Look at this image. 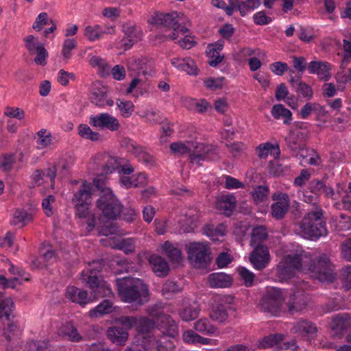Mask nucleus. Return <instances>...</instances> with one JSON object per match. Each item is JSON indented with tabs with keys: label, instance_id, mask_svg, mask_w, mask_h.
<instances>
[{
	"label": "nucleus",
	"instance_id": "f257e3e1",
	"mask_svg": "<svg viewBox=\"0 0 351 351\" xmlns=\"http://www.w3.org/2000/svg\"><path fill=\"white\" fill-rule=\"evenodd\" d=\"M295 271L307 274L320 282L329 283L335 278L334 266L325 254L313 260L303 250L289 254L277 265L276 275L283 281L291 278Z\"/></svg>",
	"mask_w": 351,
	"mask_h": 351
},
{
	"label": "nucleus",
	"instance_id": "f03ea898",
	"mask_svg": "<svg viewBox=\"0 0 351 351\" xmlns=\"http://www.w3.org/2000/svg\"><path fill=\"white\" fill-rule=\"evenodd\" d=\"M118 294L125 302H136L139 304L148 301L149 289L138 278H123L117 280Z\"/></svg>",
	"mask_w": 351,
	"mask_h": 351
},
{
	"label": "nucleus",
	"instance_id": "7ed1b4c3",
	"mask_svg": "<svg viewBox=\"0 0 351 351\" xmlns=\"http://www.w3.org/2000/svg\"><path fill=\"white\" fill-rule=\"evenodd\" d=\"M93 182L97 189L101 191L100 197L97 202V208L106 219H117L121 212L122 205L112 190L105 186L104 180L101 176L97 177Z\"/></svg>",
	"mask_w": 351,
	"mask_h": 351
},
{
	"label": "nucleus",
	"instance_id": "20e7f679",
	"mask_svg": "<svg viewBox=\"0 0 351 351\" xmlns=\"http://www.w3.org/2000/svg\"><path fill=\"white\" fill-rule=\"evenodd\" d=\"M154 23L161 27L173 29L171 34L165 36L166 40H177L180 34L184 35L189 32L191 22L182 12L158 13L153 18Z\"/></svg>",
	"mask_w": 351,
	"mask_h": 351
},
{
	"label": "nucleus",
	"instance_id": "39448f33",
	"mask_svg": "<svg viewBox=\"0 0 351 351\" xmlns=\"http://www.w3.org/2000/svg\"><path fill=\"white\" fill-rule=\"evenodd\" d=\"M102 268L101 261H93L88 263L81 274L82 282L92 290L95 298H103L111 293V289L99 275Z\"/></svg>",
	"mask_w": 351,
	"mask_h": 351
},
{
	"label": "nucleus",
	"instance_id": "423d86ee",
	"mask_svg": "<svg viewBox=\"0 0 351 351\" xmlns=\"http://www.w3.org/2000/svg\"><path fill=\"white\" fill-rule=\"evenodd\" d=\"M323 215V210L320 206L313 207L304 215L300 227L306 238L313 240L327 234L326 221Z\"/></svg>",
	"mask_w": 351,
	"mask_h": 351
},
{
	"label": "nucleus",
	"instance_id": "0eeeda50",
	"mask_svg": "<svg viewBox=\"0 0 351 351\" xmlns=\"http://www.w3.org/2000/svg\"><path fill=\"white\" fill-rule=\"evenodd\" d=\"M285 300V296L281 289L269 287L261 301V310L272 315L278 316L286 312Z\"/></svg>",
	"mask_w": 351,
	"mask_h": 351
},
{
	"label": "nucleus",
	"instance_id": "6e6552de",
	"mask_svg": "<svg viewBox=\"0 0 351 351\" xmlns=\"http://www.w3.org/2000/svg\"><path fill=\"white\" fill-rule=\"evenodd\" d=\"M188 259L195 268H206L210 263V250L203 242H193L186 245Z\"/></svg>",
	"mask_w": 351,
	"mask_h": 351
},
{
	"label": "nucleus",
	"instance_id": "1a4fd4ad",
	"mask_svg": "<svg viewBox=\"0 0 351 351\" xmlns=\"http://www.w3.org/2000/svg\"><path fill=\"white\" fill-rule=\"evenodd\" d=\"M123 38L118 43V48L127 51L140 41L143 36L142 29L133 22H127L123 25Z\"/></svg>",
	"mask_w": 351,
	"mask_h": 351
},
{
	"label": "nucleus",
	"instance_id": "9d476101",
	"mask_svg": "<svg viewBox=\"0 0 351 351\" xmlns=\"http://www.w3.org/2000/svg\"><path fill=\"white\" fill-rule=\"evenodd\" d=\"M331 335L341 339L344 334L351 329V316L348 314H339L334 316L330 324Z\"/></svg>",
	"mask_w": 351,
	"mask_h": 351
},
{
	"label": "nucleus",
	"instance_id": "9b49d317",
	"mask_svg": "<svg viewBox=\"0 0 351 351\" xmlns=\"http://www.w3.org/2000/svg\"><path fill=\"white\" fill-rule=\"evenodd\" d=\"M89 123L95 128L107 129L111 132L118 131L121 127L119 120L106 112L91 115Z\"/></svg>",
	"mask_w": 351,
	"mask_h": 351
},
{
	"label": "nucleus",
	"instance_id": "f8f14e48",
	"mask_svg": "<svg viewBox=\"0 0 351 351\" xmlns=\"http://www.w3.org/2000/svg\"><path fill=\"white\" fill-rule=\"evenodd\" d=\"M272 200L274 201L271 206L272 217L276 219H282L289 208V195L282 192H276L273 194Z\"/></svg>",
	"mask_w": 351,
	"mask_h": 351
},
{
	"label": "nucleus",
	"instance_id": "ddd939ff",
	"mask_svg": "<svg viewBox=\"0 0 351 351\" xmlns=\"http://www.w3.org/2000/svg\"><path fill=\"white\" fill-rule=\"evenodd\" d=\"M284 336L280 334L271 335L265 337L258 344V347L262 349L277 346L281 350L291 349L293 351L298 348L295 341L283 342Z\"/></svg>",
	"mask_w": 351,
	"mask_h": 351
},
{
	"label": "nucleus",
	"instance_id": "4468645a",
	"mask_svg": "<svg viewBox=\"0 0 351 351\" xmlns=\"http://www.w3.org/2000/svg\"><path fill=\"white\" fill-rule=\"evenodd\" d=\"M108 87L100 82L93 83L90 96L92 103L99 107L112 106L114 101L108 99Z\"/></svg>",
	"mask_w": 351,
	"mask_h": 351
},
{
	"label": "nucleus",
	"instance_id": "2eb2a0df",
	"mask_svg": "<svg viewBox=\"0 0 351 351\" xmlns=\"http://www.w3.org/2000/svg\"><path fill=\"white\" fill-rule=\"evenodd\" d=\"M250 256V261L254 268L261 271L265 269L270 261V254L267 246L254 247Z\"/></svg>",
	"mask_w": 351,
	"mask_h": 351
},
{
	"label": "nucleus",
	"instance_id": "dca6fc26",
	"mask_svg": "<svg viewBox=\"0 0 351 351\" xmlns=\"http://www.w3.org/2000/svg\"><path fill=\"white\" fill-rule=\"evenodd\" d=\"M332 66L326 61L314 60L308 63L307 70L310 74H316L320 81L327 82L331 78Z\"/></svg>",
	"mask_w": 351,
	"mask_h": 351
},
{
	"label": "nucleus",
	"instance_id": "f3484780",
	"mask_svg": "<svg viewBox=\"0 0 351 351\" xmlns=\"http://www.w3.org/2000/svg\"><path fill=\"white\" fill-rule=\"evenodd\" d=\"M308 302V296L303 292L295 291L289 296L286 303V311L290 314L299 313L304 310Z\"/></svg>",
	"mask_w": 351,
	"mask_h": 351
},
{
	"label": "nucleus",
	"instance_id": "a211bd4d",
	"mask_svg": "<svg viewBox=\"0 0 351 351\" xmlns=\"http://www.w3.org/2000/svg\"><path fill=\"white\" fill-rule=\"evenodd\" d=\"M121 145L123 147H125L128 152L138 158L139 161L149 162L152 160V156L145 152L143 147L138 145L134 141L129 138H123L121 141Z\"/></svg>",
	"mask_w": 351,
	"mask_h": 351
},
{
	"label": "nucleus",
	"instance_id": "6ab92c4d",
	"mask_svg": "<svg viewBox=\"0 0 351 351\" xmlns=\"http://www.w3.org/2000/svg\"><path fill=\"white\" fill-rule=\"evenodd\" d=\"M292 330L298 336L309 340L316 337L317 328L311 322L301 319L294 324Z\"/></svg>",
	"mask_w": 351,
	"mask_h": 351
},
{
	"label": "nucleus",
	"instance_id": "aec40b11",
	"mask_svg": "<svg viewBox=\"0 0 351 351\" xmlns=\"http://www.w3.org/2000/svg\"><path fill=\"white\" fill-rule=\"evenodd\" d=\"M224 46V41L219 40L215 43L209 44L206 49V56L208 58V64L216 66L223 60L224 56L221 51Z\"/></svg>",
	"mask_w": 351,
	"mask_h": 351
},
{
	"label": "nucleus",
	"instance_id": "412c9836",
	"mask_svg": "<svg viewBox=\"0 0 351 351\" xmlns=\"http://www.w3.org/2000/svg\"><path fill=\"white\" fill-rule=\"evenodd\" d=\"M199 215L195 210L190 209L184 216L178 221L179 230L182 233L191 232L194 230L197 226V221Z\"/></svg>",
	"mask_w": 351,
	"mask_h": 351
},
{
	"label": "nucleus",
	"instance_id": "4be33fe9",
	"mask_svg": "<svg viewBox=\"0 0 351 351\" xmlns=\"http://www.w3.org/2000/svg\"><path fill=\"white\" fill-rule=\"evenodd\" d=\"M193 329L204 335L218 337L220 334L219 328L207 317H202L195 322Z\"/></svg>",
	"mask_w": 351,
	"mask_h": 351
},
{
	"label": "nucleus",
	"instance_id": "5701e85b",
	"mask_svg": "<svg viewBox=\"0 0 351 351\" xmlns=\"http://www.w3.org/2000/svg\"><path fill=\"white\" fill-rule=\"evenodd\" d=\"M92 186L85 180L82 181L79 189L73 192L72 204L91 203Z\"/></svg>",
	"mask_w": 351,
	"mask_h": 351
},
{
	"label": "nucleus",
	"instance_id": "b1692460",
	"mask_svg": "<svg viewBox=\"0 0 351 351\" xmlns=\"http://www.w3.org/2000/svg\"><path fill=\"white\" fill-rule=\"evenodd\" d=\"M91 203L73 204L75 210V215L81 219H85L89 228L92 230L95 226V217L90 210Z\"/></svg>",
	"mask_w": 351,
	"mask_h": 351
},
{
	"label": "nucleus",
	"instance_id": "393cba45",
	"mask_svg": "<svg viewBox=\"0 0 351 351\" xmlns=\"http://www.w3.org/2000/svg\"><path fill=\"white\" fill-rule=\"evenodd\" d=\"M162 252L165 254L169 261L176 265H180L183 261L182 251L176 245L165 241L161 246Z\"/></svg>",
	"mask_w": 351,
	"mask_h": 351
},
{
	"label": "nucleus",
	"instance_id": "a878e982",
	"mask_svg": "<svg viewBox=\"0 0 351 351\" xmlns=\"http://www.w3.org/2000/svg\"><path fill=\"white\" fill-rule=\"evenodd\" d=\"M108 339L114 344L124 346L128 339V332L119 326H113L107 330Z\"/></svg>",
	"mask_w": 351,
	"mask_h": 351
},
{
	"label": "nucleus",
	"instance_id": "bb28decb",
	"mask_svg": "<svg viewBox=\"0 0 351 351\" xmlns=\"http://www.w3.org/2000/svg\"><path fill=\"white\" fill-rule=\"evenodd\" d=\"M66 297L73 302L77 303L81 306H84L92 302L86 291L81 290L74 286L67 287Z\"/></svg>",
	"mask_w": 351,
	"mask_h": 351
},
{
	"label": "nucleus",
	"instance_id": "cd10ccee",
	"mask_svg": "<svg viewBox=\"0 0 351 351\" xmlns=\"http://www.w3.org/2000/svg\"><path fill=\"white\" fill-rule=\"evenodd\" d=\"M162 319L158 324L162 332L166 335L175 337L178 335V326L173 319L169 315H162Z\"/></svg>",
	"mask_w": 351,
	"mask_h": 351
},
{
	"label": "nucleus",
	"instance_id": "c85d7f7f",
	"mask_svg": "<svg viewBox=\"0 0 351 351\" xmlns=\"http://www.w3.org/2000/svg\"><path fill=\"white\" fill-rule=\"evenodd\" d=\"M200 311L201 309L199 306L193 302L184 304L178 310V315L182 321L189 322L197 318Z\"/></svg>",
	"mask_w": 351,
	"mask_h": 351
},
{
	"label": "nucleus",
	"instance_id": "c756f323",
	"mask_svg": "<svg viewBox=\"0 0 351 351\" xmlns=\"http://www.w3.org/2000/svg\"><path fill=\"white\" fill-rule=\"evenodd\" d=\"M149 261L153 271L158 276L164 277L168 274L169 265L163 258L156 254H152L150 256Z\"/></svg>",
	"mask_w": 351,
	"mask_h": 351
},
{
	"label": "nucleus",
	"instance_id": "7c9ffc66",
	"mask_svg": "<svg viewBox=\"0 0 351 351\" xmlns=\"http://www.w3.org/2000/svg\"><path fill=\"white\" fill-rule=\"evenodd\" d=\"M171 64L177 69L186 71L189 75H196L197 74V66L191 58H173L171 60Z\"/></svg>",
	"mask_w": 351,
	"mask_h": 351
},
{
	"label": "nucleus",
	"instance_id": "2f4dec72",
	"mask_svg": "<svg viewBox=\"0 0 351 351\" xmlns=\"http://www.w3.org/2000/svg\"><path fill=\"white\" fill-rule=\"evenodd\" d=\"M33 220V215L24 209L16 208L12 213L10 224L18 228H23Z\"/></svg>",
	"mask_w": 351,
	"mask_h": 351
},
{
	"label": "nucleus",
	"instance_id": "473e14b6",
	"mask_svg": "<svg viewBox=\"0 0 351 351\" xmlns=\"http://www.w3.org/2000/svg\"><path fill=\"white\" fill-rule=\"evenodd\" d=\"M215 206L217 210L229 216L235 208L236 199L232 195H222L217 199Z\"/></svg>",
	"mask_w": 351,
	"mask_h": 351
},
{
	"label": "nucleus",
	"instance_id": "72a5a7b5",
	"mask_svg": "<svg viewBox=\"0 0 351 351\" xmlns=\"http://www.w3.org/2000/svg\"><path fill=\"white\" fill-rule=\"evenodd\" d=\"M208 283L211 288H226L232 285V278L223 273H213L208 276Z\"/></svg>",
	"mask_w": 351,
	"mask_h": 351
},
{
	"label": "nucleus",
	"instance_id": "f704fd0d",
	"mask_svg": "<svg viewBox=\"0 0 351 351\" xmlns=\"http://www.w3.org/2000/svg\"><path fill=\"white\" fill-rule=\"evenodd\" d=\"M285 141L287 146L293 152L298 151L305 145L304 134L300 131H290Z\"/></svg>",
	"mask_w": 351,
	"mask_h": 351
},
{
	"label": "nucleus",
	"instance_id": "c9c22d12",
	"mask_svg": "<svg viewBox=\"0 0 351 351\" xmlns=\"http://www.w3.org/2000/svg\"><path fill=\"white\" fill-rule=\"evenodd\" d=\"M89 64L93 68L97 69V73L101 77H106L110 73V66L106 60L98 56L90 57Z\"/></svg>",
	"mask_w": 351,
	"mask_h": 351
},
{
	"label": "nucleus",
	"instance_id": "e433bc0d",
	"mask_svg": "<svg viewBox=\"0 0 351 351\" xmlns=\"http://www.w3.org/2000/svg\"><path fill=\"white\" fill-rule=\"evenodd\" d=\"M267 239V232L265 226H256L251 233L250 245L253 247L263 246L262 243Z\"/></svg>",
	"mask_w": 351,
	"mask_h": 351
},
{
	"label": "nucleus",
	"instance_id": "4c0bfd02",
	"mask_svg": "<svg viewBox=\"0 0 351 351\" xmlns=\"http://www.w3.org/2000/svg\"><path fill=\"white\" fill-rule=\"evenodd\" d=\"M271 114L276 119H283V123L285 125H289L292 121V112L282 104L273 106Z\"/></svg>",
	"mask_w": 351,
	"mask_h": 351
},
{
	"label": "nucleus",
	"instance_id": "58836bf2",
	"mask_svg": "<svg viewBox=\"0 0 351 351\" xmlns=\"http://www.w3.org/2000/svg\"><path fill=\"white\" fill-rule=\"evenodd\" d=\"M291 86L295 89V91L300 93L303 97L310 100L313 97V90L312 88L305 82L299 80H295L293 77L290 79Z\"/></svg>",
	"mask_w": 351,
	"mask_h": 351
},
{
	"label": "nucleus",
	"instance_id": "ea45409f",
	"mask_svg": "<svg viewBox=\"0 0 351 351\" xmlns=\"http://www.w3.org/2000/svg\"><path fill=\"white\" fill-rule=\"evenodd\" d=\"M60 333L72 342H80L83 338L77 329L71 323H66L60 328Z\"/></svg>",
	"mask_w": 351,
	"mask_h": 351
},
{
	"label": "nucleus",
	"instance_id": "a19ab883",
	"mask_svg": "<svg viewBox=\"0 0 351 351\" xmlns=\"http://www.w3.org/2000/svg\"><path fill=\"white\" fill-rule=\"evenodd\" d=\"M142 347L144 351H164V347L160 340L157 339L153 335L143 336L142 339Z\"/></svg>",
	"mask_w": 351,
	"mask_h": 351
},
{
	"label": "nucleus",
	"instance_id": "79ce46f5",
	"mask_svg": "<svg viewBox=\"0 0 351 351\" xmlns=\"http://www.w3.org/2000/svg\"><path fill=\"white\" fill-rule=\"evenodd\" d=\"M203 146V145L195 146L191 141H186V143L175 142L170 145V149L175 155L182 156L190 153L193 147L198 148Z\"/></svg>",
	"mask_w": 351,
	"mask_h": 351
},
{
	"label": "nucleus",
	"instance_id": "37998d69",
	"mask_svg": "<svg viewBox=\"0 0 351 351\" xmlns=\"http://www.w3.org/2000/svg\"><path fill=\"white\" fill-rule=\"evenodd\" d=\"M138 114L145 122L152 125L160 123L163 119L160 111L156 109L145 110L138 112Z\"/></svg>",
	"mask_w": 351,
	"mask_h": 351
},
{
	"label": "nucleus",
	"instance_id": "c03bdc74",
	"mask_svg": "<svg viewBox=\"0 0 351 351\" xmlns=\"http://www.w3.org/2000/svg\"><path fill=\"white\" fill-rule=\"evenodd\" d=\"M14 302L10 298H5L0 302V319L10 321L13 317Z\"/></svg>",
	"mask_w": 351,
	"mask_h": 351
},
{
	"label": "nucleus",
	"instance_id": "a18cd8bd",
	"mask_svg": "<svg viewBox=\"0 0 351 351\" xmlns=\"http://www.w3.org/2000/svg\"><path fill=\"white\" fill-rule=\"evenodd\" d=\"M228 309H230V306L219 304L216 308L210 313V318L218 323H223L228 319Z\"/></svg>",
	"mask_w": 351,
	"mask_h": 351
},
{
	"label": "nucleus",
	"instance_id": "49530a36",
	"mask_svg": "<svg viewBox=\"0 0 351 351\" xmlns=\"http://www.w3.org/2000/svg\"><path fill=\"white\" fill-rule=\"evenodd\" d=\"M313 112L323 114L326 113L324 106L318 103L308 102L301 108L300 117L304 119H307Z\"/></svg>",
	"mask_w": 351,
	"mask_h": 351
},
{
	"label": "nucleus",
	"instance_id": "de8ad7c7",
	"mask_svg": "<svg viewBox=\"0 0 351 351\" xmlns=\"http://www.w3.org/2000/svg\"><path fill=\"white\" fill-rule=\"evenodd\" d=\"M112 311V303L104 300L102 302L98 304L95 308L89 311V316L92 318L98 317L105 314H108Z\"/></svg>",
	"mask_w": 351,
	"mask_h": 351
},
{
	"label": "nucleus",
	"instance_id": "09e8293b",
	"mask_svg": "<svg viewBox=\"0 0 351 351\" xmlns=\"http://www.w3.org/2000/svg\"><path fill=\"white\" fill-rule=\"evenodd\" d=\"M36 143L43 149L53 144L54 138L51 133L46 129H41L36 133Z\"/></svg>",
	"mask_w": 351,
	"mask_h": 351
},
{
	"label": "nucleus",
	"instance_id": "8fccbe9b",
	"mask_svg": "<svg viewBox=\"0 0 351 351\" xmlns=\"http://www.w3.org/2000/svg\"><path fill=\"white\" fill-rule=\"evenodd\" d=\"M78 134L83 138L92 141H98L101 140V134L97 132H94L86 124H80L78 127Z\"/></svg>",
	"mask_w": 351,
	"mask_h": 351
},
{
	"label": "nucleus",
	"instance_id": "3c124183",
	"mask_svg": "<svg viewBox=\"0 0 351 351\" xmlns=\"http://www.w3.org/2000/svg\"><path fill=\"white\" fill-rule=\"evenodd\" d=\"M156 322L143 317H138V322H136V330L138 332L141 334H146L149 332L154 328Z\"/></svg>",
	"mask_w": 351,
	"mask_h": 351
},
{
	"label": "nucleus",
	"instance_id": "603ef678",
	"mask_svg": "<svg viewBox=\"0 0 351 351\" xmlns=\"http://www.w3.org/2000/svg\"><path fill=\"white\" fill-rule=\"evenodd\" d=\"M84 34L90 41H95L102 37L103 28L99 25H88L84 29Z\"/></svg>",
	"mask_w": 351,
	"mask_h": 351
},
{
	"label": "nucleus",
	"instance_id": "864d4df0",
	"mask_svg": "<svg viewBox=\"0 0 351 351\" xmlns=\"http://www.w3.org/2000/svg\"><path fill=\"white\" fill-rule=\"evenodd\" d=\"M205 234L213 241H218L220 237L225 235L226 227L219 224L217 227L213 226L206 227L204 230Z\"/></svg>",
	"mask_w": 351,
	"mask_h": 351
},
{
	"label": "nucleus",
	"instance_id": "5fc2aeb1",
	"mask_svg": "<svg viewBox=\"0 0 351 351\" xmlns=\"http://www.w3.org/2000/svg\"><path fill=\"white\" fill-rule=\"evenodd\" d=\"M114 247L122 250L126 254H132L135 252V241L132 238L123 239L117 243Z\"/></svg>",
	"mask_w": 351,
	"mask_h": 351
},
{
	"label": "nucleus",
	"instance_id": "6e6d98bb",
	"mask_svg": "<svg viewBox=\"0 0 351 351\" xmlns=\"http://www.w3.org/2000/svg\"><path fill=\"white\" fill-rule=\"evenodd\" d=\"M16 157L14 154H5L0 157V169L3 171H10L15 163Z\"/></svg>",
	"mask_w": 351,
	"mask_h": 351
},
{
	"label": "nucleus",
	"instance_id": "4d7b16f0",
	"mask_svg": "<svg viewBox=\"0 0 351 351\" xmlns=\"http://www.w3.org/2000/svg\"><path fill=\"white\" fill-rule=\"evenodd\" d=\"M269 188L267 186H258L252 192V197L256 204L265 202L268 197Z\"/></svg>",
	"mask_w": 351,
	"mask_h": 351
},
{
	"label": "nucleus",
	"instance_id": "13d9d810",
	"mask_svg": "<svg viewBox=\"0 0 351 351\" xmlns=\"http://www.w3.org/2000/svg\"><path fill=\"white\" fill-rule=\"evenodd\" d=\"M146 62L147 59L145 58L131 57L128 59L127 65L129 70L138 72L145 69Z\"/></svg>",
	"mask_w": 351,
	"mask_h": 351
},
{
	"label": "nucleus",
	"instance_id": "bf43d9fd",
	"mask_svg": "<svg viewBox=\"0 0 351 351\" xmlns=\"http://www.w3.org/2000/svg\"><path fill=\"white\" fill-rule=\"evenodd\" d=\"M117 105L123 117L127 118L132 115L134 111V104L131 101L118 99Z\"/></svg>",
	"mask_w": 351,
	"mask_h": 351
},
{
	"label": "nucleus",
	"instance_id": "052dcab7",
	"mask_svg": "<svg viewBox=\"0 0 351 351\" xmlns=\"http://www.w3.org/2000/svg\"><path fill=\"white\" fill-rule=\"evenodd\" d=\"M181 291V288L173 281H167L162 286V293L167 299H169L172 294Z\"/></svg>",
	"mask_w": 351,
	"mask_h": 351
},
{
	"label": "nucleus",
	"instance_id": "680f3d73",
	"mask_svg": "<svg viewBox=\"0 0 351 351\" xmlns=\"http://www.w3.org/2000/svg\"><path fill=\"white\" fill-rule=\"evenodd\" d=\"M237 271L245 287H250L253 285L254 274L252 271L243 267H239Z\"/></svg>",
	"mask_w": 351,
	"mask_h": 351
},
{
	"label": "nucleus",
	"instance_id": "e2e57ef3",
	"mask_svg": "<svg viewBox=\"0 0 351 351\" xmlns=\"http://www.w3.org/2000/svg\"><path fill=\"white\" fill-rule=\"evenodd\" d=\"M77 47V41L74 38H66L62 45V54L64 59L71 57V51Z\"/></svg>",
	"mask_w": 351,
	"mask_h": 351
},
{
	"label": "nucleus",
	"instance_id": "0e129e2a",
	"mask_svg": "<svg viewBox=\"0 0 351 351\" xmlns=\"http://www.w3.org/2000/svg\"><path fill=\"white\" fill-rule=\"evenodd\" d=\"M260 4V0H245L244 1H241L240 14L242 16H245L250 12H252L254 9L257 8Z\"/></svg>",
	"mask_w": 351,
	"mask_h": 351
},
{
	"label": "nucleus",
	"instance_id": "69168bd1",
	"mask_svg": "<svg viewBox=\"0 0 351 351\" xmlns=\"http://www.w3.org/2000/svg\"><path fill=\"white\" fill-rule=\"evenodd\" d=\"M273 152H276L278 154L280 152L278 147H276L271 143L260 145L257 148L258 156L262 158H267V156Z\"/></svg>",
	"mask_w": 351,
	"mask_h": 351
},
{
	"label": "nucleus",
	"instance_id": "338daca9",
	"mask_svg": "<svg viewBox=\"0 0 351 351\" xmlns=\"http://www.w3.org/2000/svg\"><path fill=\"white\" fill-rule=\"evenodd\" d=\"M48 341H30L27 342L25 348L28 351H45L48 347Z\"/></svg>",
	"mask_w": 351,
	"mask_h": 351
},
{
	"label": "nucleus",
	"instance_id": "774afa93",
	"mask_svg": "<svg viewBox=\"0 0 351 351\" xmlns=\"http://www.w3.org/2000/svg\"><path fill=\"white\" fill-rule=\"evenodd\" d=\"M341 279L343 288L346 291L350 290L351 289V266L341 269Z\"/></svg>",
	"mask_w": 351,
	"mask_h": 351
}]
</instances>
